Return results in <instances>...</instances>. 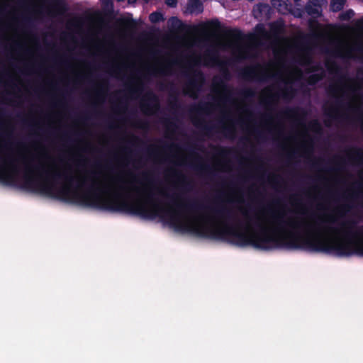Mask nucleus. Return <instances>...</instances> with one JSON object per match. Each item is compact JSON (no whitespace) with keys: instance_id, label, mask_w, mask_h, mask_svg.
<instances>
[{"instance_id":"1a4fd4ad","label":"nucleus","mask_w":363,"mask_h":363,"mask_svg":"<svg viewBox=\"0 0 363 363\" xmlns=\"http://www.w3.org/2000/svg\"><path fill=\"white\" fill-rule=\"evenodd\" d=\"M162 18V16L160 13H152L150 15V20L152 22H158Z\"/></svg>"},{"instance_id":"f257e3e1","label":"nucleus","mask_w":363,"mask_h":363,"mask_svg":"<svg viewBox=\"0 0 363 363\" xmlns=\"http://www.w3.org/2000/svg\"><path fill=\"white\" fill-rule=\"evenodd\" d=\"M257 228L258 231L247 228L233 230V234L240 244H250L262 249L302 246L343 255L352 252L363 255V236L350 237L347 224L331 214L293 221L287 226L276 218L262 216L258 218Z\"/></svg>"},{"instance_id":"39448f33","label":"nucleus","mask_w":363,"mask_h":363,"mask_svg":"<svg viewBox=\"0 0 363 363\" xmlns=\"http://www.w3.org/2000/svg\"><path fill=\"white\" fill-rule=\"evenodd\" d=\"M17 176V169L11 162L0 163V179L4 182H13Z\"/></svg>"},{"instance_id":"9d476101","label":"nucleus","mask_w":363,"mask_h":363,"mask_svg":"<svg viewBox=\"0 0 363 363\" xmlns=\"http://www.w3.org/2000/svg\"><path fill=\"white\" fill-rule=\"evenodd\" d=\"M289 42H286V41L282 42L280 52L286 54L288 52H289Z\"/></svg>"},{"instance_id":"20e7f679","label":"nucleus","mask_w":363,"mask_h":363,"mask_svg":"<svg viewBox=\"0 0 363 363\" xmlns=\"http://www.w3.org/2000/svg\"><path fill=\"white\" fill-rule=\"evenodd\" d=\"M218 46L223 49H230L237 57L245 58L247 57L242 45L240 35L238 32H229L225 36L219 38Z\"/></svg>"},{"instance_id":"ddd939ff","label":"nucleus","mask_w":363,"mask_h":363,"mask_svg":"<svg viewBox=\"0 0 363 363\" xmlns=\"http://www.w3.org/2000/svg\"><path fill=\"white\" fill-rule=\"evenodd\" d=\"M138 194H139L140 196H143H143H144V195L145 194V192H143V191H138Z\"/></svg>"},{"instance_id":"0eeeda50","label":"nucleus","mask_w":363,"mask_h":363,"mask_svg":"<svg viewBox=\"0 0 363 363\" xmlns=\"http://www.w3.org/2000/svg\"><path fill=\"white\" fill-rule=\"evenodd\" d=\"M346 0H332L331 8L333 11H340L342 9Z\"/></svg>"},{"instance_id":"7ed1b4c3","label":"nucleus","mask_w":363,"mask_h":363,"mask_svg":"<svg viewBox=\"0 0 363 363\" xmlns=\"http://www.w3.org/2000/svg\"><path fill=\"white\" fill-rule=\"evenodd\" d=\"M27 180L30 185H33L40 191L49 194L56 193L62 197L79 199L90 203H97L110 208H121L125 206L123 203H121V199L120 198L113 196L107 192H106L103 196L97 198H83L81 196L79 190L74 189L69 183L65 184L58 191H56L52 186H51L48 181L44 180L41 177L36 176L33 178L28 175Z\"/></svg>"},{"instance_id":"f8f14e48","label":"nucleus","mask_w":363,"mask_h":363,"mask_svg":"<svg viewBox=\"0 0 363 363\" xmlns=\"http://www.w3.org/2000/svg\"><path fill=\"white\" fill-rule=\"evenodd\" d=\"M165 2L167 5L174 6L177 4V0H165Z\"/></svg>"},{"instance_id":"9b49d317","label":"nucleus","mask_w":363,"mask_h":363,"mask_svg":"<svg viewBox=\"0 0 363 363\" xmlns=\"http://www.w3.org/2000/svg\"><path fill=\"white\" fill-rule=\"evenodd\" d=\"M310 1L315 6H320L325 2V0H310Z\"/></svg>"},{"instance_id":"6e6552de","label":"nucleus","mask_w":363,"mask_h":363,"mask_svg":"<svg viewBox=\"0 0 363 363\" xmlns=\"http://www.w3.org/2000/svg\"><path fill=\"white\" fill-rule=\"evenodd\" d=\"M189 9L191 13H199L201 12L203 10L202 6L199 2H195V3L191 4L190 5Z\"/></svg>"},{"instance_id":"f03ea898","label":"nucleus","mask_w":363,"mask_h":363,"mask_svg":"<svg viewBox=\"0 0 363 363\" xmlns=\"http://www.w3.org/2000/svg\"><path fill=\"white\" fill-rule=\"evenodd\" d=\"M130 208L138 213L158 216L180 230L212 237L225 233V227L214 218L190 213L180 206L157 203L151 199L141 198L135 201Z\"/></svg>"},{"instance_id":"423d86ee","label":"nucleus","mask_w":363,"mask_h":363,"mask_svg":"<svg viewBox=\"0 0 363 363\" xmlns=\"http://www.w3.org/2000/svg\"><path fill=\"white\" fill-rule=\"evenodd\" d=\"M272 4L281 13H285L290 11L289 6L286 4V0H272Z\"/></svg>"}]
</instances>
